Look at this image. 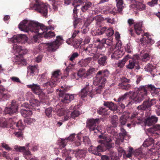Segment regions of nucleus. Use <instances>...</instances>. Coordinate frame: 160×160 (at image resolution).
<instances>
[{"label":"nucleus","mask_w":160,"mask_h":160,"mask_svg":"<svg viewBox=\"0 0 160 160\" xmlns=\"http://www.w3.org/2000/svg\"><path fill=\"white\" fill-rule=\"evenodd\" d=\"M91 60L92 59L91 58H87L81 60L78 63V64L80 67H86L89 65Z\"/></svg>","instance_id":"cd10ccee"},{"label":"nucleus","mask_w":160,"mask_h":160,"mask_svg":"<svg viewBox=\"0 0 160 160\" xmlns=\"http://www.w3.org/2000/svg\"><path fill=\"white\" fill-rule=\"evenodd\" d=\"M28 88L31 89L33 92L38 94L41 99H44L46 96V93L42 91L40 85L38 84L33 83L32 84L27 85Z\"/></svg>","instance_id":"9b49d317"},{"label":"nucleus","mask_w":160,"mask_h":160,"mask_svg":"<svg viewBox=\"0 0 160 160\" xmlns=\"http://www.w3.org/2000/svg\"><path fill=\"white\" fill-rule=\"evenodd\" d=\"M103 105L104 106L107 107L109 109L113 111H115L118 109L117 105L112 102L104 101Z\"/></svg>","instance_id":"bb28decb"},{"label":"nucleus","mask_w":160,"mask_h":160,"mask_svg":"<svg viewBox=\"0 0 160 160\" xmlns=\"http://www.w3.org/2000/svg\"><path fill=\"white\" fill-rule=\"evenodd\" d=\"M137 63H136V61L135 60L132 59L129 61L128 64L126 66L127 68L129 69H132L135 66L137 67L136 68L139 69H140L139 66H138Z\"/></svg>","instance_id":"4c0bfd02"},{"label":"nucleus","mask_w":160,"mask_h":160,"mask_svg":"<svg viewBox=\"0 0 160 160\" xmlns=\"http://www.w3.org/2000/svg\"><path fill=\"white\" fill-rule=\"evenodd\" d=\"M29 144H27L26 145V148L25 147H21L18 146H15L14 147V149L17 151L20 152H24L23 155L25 159L28 160L29 159L30 157L29 156L31 155L29 148H27L28 147Z\"/></svg>","instance_id":"f8f14e48"},{"label":"nucleus","mask_w":160,"mask_h":160,"mask_svg":"<svg viewBox=\"0 0 160 160\" xmlns=\"http://www.w3.org/2000/svg\"><path fill=\"white\" fill-rule=\"evenodd\" d=\"M118 154L113 151L110 150L109 155L110 157V160H121L118 156Z\"/></svg>","instance_id":"37998d69"},{"label":"nucleus","mask_w":160,"mask_h":160,"mask_svg":"<svg viewBox=\"0 0 160 160\" xmlns=\"http://www.w3.org/2000/svg\"><path fill=\"white\" fill-rule=\"evenodd\" d=\"M28 74L33 76L37 73V67L36 66H30L28 68Z\"/></svg>","instance_id":"473e14b6"},{"label":"nucleus","mask_w":160,"mask_h":160,"mask_svg":"<svg viewBox=\"0 0 160 160\" xmlns=\"http://www.w3.org/2000/svg\"><path fill=\"white\" fill-rule=\"evenodd\" d=\"M54 111L57 112L58 116H61L63 115H65V113H67L68 112V110H66L64 108L60 107L59 105H58L55 107Z\"/></svg>","instance_id":"a878e982"},{"label":"nucleus","mask_w":160,"mask_h":160,"mask_svg":"<svg viewBox=\"0 0 160 160\" xmlns=\"http://www.w3.org/2000/svg\"><path fill=\"white\" fill-rule=\"evenodd\" d=\"M95 68L91 67L86 72L87 77L95 73Z\"/></svg>","instance_id":"0e129e2a"},{"label":"nucleus","mask_w":160,"mask_h":160,"mask_svg":"<svg viewBox=\"0 0 160 160\" xmlns=\"http://www.w3.org/2000/svg\"><path fill=\"white\" fill-rule=\"evenodd\" d=\"M99 119H91L87 121V126L90 129V131H94L95 133L99 132L103 133L104 132V128L101 126H98V125L100 122Z\"/></svg>","instance_id":"423d86ee"},{"label":"nucleus","mask_w":160,"mask_h":160,"mask_svg":"<svg viewBox=\"0 0 160 160\" xmlns=\"http://www.w3.org/2000/svg\"><path fill=\"white\" fill-rule=\"evenodd\" d=\"M122 82L119 83L118 86L120 87V88L122 89L125 90H129L132 89L133 88V87L130 84H128L127 85H124L123 82H129L130 80L127 78H123L122 79Z\"/></svg>","instance_id":"a211bd4d"},{"label":"nucleus","mask_w":160,"mask_h":160,"mask_svg":"<svg viewBox=\"0 0 160 160\" xmlns=\"http://www.w3.org/2000/svg\"><path fill=\"white\" fill-rule=\"evenodd\" d=\"M8 120L6 118L1 117L0 118V127L2 128H7L8 124Z\"/></svg>","instance_id":"79ce46f5"},{"label":"nucleus","mask_w":160,"mask_h":160,"mask_svg":"<svg viewBox=\"0 0 160 160\" xmlns=\"http://www.w3.org/2000/svg\"><path fill=\"white\" fill-rule=\"evenodd\" d=\"M77 75L78 76L82 78H86L87 77L85 69L83 68L80 69L78 70Z\"/></svg>","instance_id":"3c124183"},{"label":"nucleus","mask_w":160,"mask_h":160,"mask_svg":"<svg viewBox=\"0 0 160 160\" xmlns=\"http://www.w3.org/2000/svg\"><path fill=\"white\" fill-rule=\"evenodd\" d=\"M121 132L119 134L118 136L120 137H123L124 138V137L127 135V132L125 129L123 128H121L120 129Z\"/></svg>","instance_id":"338daca9"},{"label":"nucleus","mask_w":160,"mask_h":160,"mask_svg":"<svg viewBox=\"0 0 160 160\" xmlns=\"http://www.w3.org/2000/svg\"><path fill=\"white\" fill-rule=\"evenodd\" d=\"M19 28L25 32H31L42 35L47 31L48 29L53 30L54 28L51 26L48 27L41 24L33 21L24 20L21 22L18 26Z\"/></svg>","instance_id":"f03ea898"},{"label":"nucleus","mask_w":160,"mask_h":160,"mask_svg":"<svg viewBox=\"0 0 160 160\" xmlns=\"http://www.w3.org/2000/svg\"><path fill=\"white\" fill-rule=\"evenodd\" d=\"M107 56L103 55L102 54L98 58V62L101 66H102L106 65L107 64Z\"/></svg>","instance_id":"2f4dec72"},{"label":"nucleus","mask_w":160,"mask_h":160,"mask_svg":"<svg viewBox=\"0 0 160 160\" xmlns=\"http://www.w3.org/2000/svg\"><path fill=\"white\" fill-rule=\"evenodd\" d=\"M117 2V7L119 12H121L124 8L123 6V2L122 0H116Z\"/></svg>","instance_id":"8fccbe9b"},{"label":"nucleus","mask_w":160,"mask_h":160,"mask_svg":"<svg viewBox=\"0 0 160 160\" xmlns=\"http://www.w3.org/2000/svg\"><path fill=\"white\" fill-rule=\"evenodd\" d=\"M108 109L106 108L101 107L97 109V113L100 115H106L108 114Z\"/></svg>","instance_id":"09e8293b"},{"label":"nucleus","mask_w":160,"mask_h":160,"mask_svg":"<svg viewBox=\"0 0 160 160\" xmlns=\"http://www.w3.org/2000/svg\"><path fill=\"white\" fill-rule=\"evenodd\" d=\"M136 41L137 42H140L143 45L144 44V42H145V43H147V45H148V46L151 45L154 43V41L150 38H148V39H147L146 38H142L140 39H137Z\"/></svg>","instance_id":"e433bc0d"},{"label":"nucleus","mask_w":160,"mask_h":160,"mask_svg":"<svg viewBox=\"0 0 160 160\" xmlns=\"http://www.w3.org/2000/svg\"><path fill=\"white\" fill-rule=\"evenodd\" d=\"M142 22H141L136 23L134 26L135 32L138 35H139L142 32Z\"/></svg>","instance_id":"c85d7f7f"},{"label":"nucleus","mask_w":160,"mask_h":160,"mask_svg":"<svg viewBox=\"0 0 160 160\" xmlns=\"http://www.w3.org/2000/svg\"><path fill=\"white\" fill-rule=\"evenodd\" d=\"M110 136L102 134L99 135V137L101 140L98 141L99 143L103 145V147L106 148V150L109 149L112 147V141L113 137L112 136V132Z\"/></svg>","instance_id":"6e6552de"},{"label":"nucleus","mask_w":160,"mask_h":160,"mask_svg":"<svg viewBox=\"0 0 160 160\" xmlns=\"http://www.w3.org/2000/svg\"><path fill=\"white\" fill-rule=\"evenodd\" d=\"M55 35V34L54 32L49 31L48 32L46 33L45 34L44 37L46 38L50 39L53 37H54Z\"/></svg>","instance_id":"4d7b16f0"},{"label":"nucleus","mask_w":160,"mask_h":160,"mask_svg":"<svg viewBox=\"0 0 160 160\" xmlns=\"http://www.w3.org/2000/svg\"><path fill=\"white\" fill-rule=\"evenodd\" d=\"M30 9L34 10L46 17L48 12V6L43 2L37 0H34L30 4Z\"/></svg>","instance_id":"20e7f679"},{"label":"nucleus","mask_w":160,"mask_h":160,"mask_svg":"<svg viewBox=\"0 0 160 160\" xmlns=\"http://www.w3.org/2000/svg\"><path fill=\"white\" fill-rule=\"evenodd\" d=\"M118 122V119L117 116L113 115L111 117V123L113 127H117Z\"/></svg>","instance_id":"a18cd8bd"},{"label":"nucleus","mask_w":160,"mask_h":160,"mask_svg":"<svg viewBox=\"0 0 160 160\" xmlns=\"http://www.w3.org/2000/svg\"><path fill=\"white\" fill-rule=\"evenodd\" d=\"M114 34V31L112 28H109L107 30L106 32V34L107 36L109 37L112 36Z\"/></svg>","instance_id":"052dcab7"},{"label":"nucleus","mask_w":160,"mask_h":160,"mask_svg":"<svg viewBox=\"0 0 160 160\" xmlns=\"http://www.w3.org/2000/svg\"><path fill=\"white\" fill-rule=\"evenodd\" d=\"M18 111V107L15 104L13 103L12 104L11 106L9 108L6 107L4 110V112L5 114H13L16 113Z\"/></svg>","instance_id":"412c9836"},{"label":"nucleus","mask_w":160,"mask_h":160,"mask_svg":"<svg viewBox=\"0 0 160 160\" xmlns=\"http://www.w3.org/2000/svg\"><path fill=\"white\" fill-rule=\"evenodd\" d=\"M150 58V55L148 53H145L142 55V60L143 62H147Z\"/></svg>","instance_id":"603ef678"},{"label":"nucleus","mask_w":160,"mask_h":160,"mask_svg":"<svg viewBox=\"0 0 160 160\" xmlns=\"http://www.w3.org/2000/svg\"><path fill=\"white\" fill-rule=\"evenodd\" d=\"M92 6V4L90 2H87L84 3L81 9L82 12H85L89 10Z\"/></svg>","instance_id":"72a5a7b5"},{"label":"nucleus","mask_w":160,"mask_h":160,"mask_svg":"<svg viewBox=\"0 0 160 160\" xmlns=\"http://www.w3.org/2000/svg\"><path fill=\"white\" fill-rule=\"evenodd\" d=\"M136 7L138 10L140 11H143L146 9V6L145 4L142 2H136Z\"/></svg>","instance_id":"c03bdc74"},{"label":"nucleus","mask_w":160,"mask_h":160,"mask_svg":"<svg viewBox=\"0 0 160 160\" xmlns=\"http://www.w3.org/2000/svg\"><path fill=\"white\" fill-rule=\"evenodd\" d=\"M106 12H104V13L107 14L108 13H110L113 14L115 15L116 12V8H115L114 7L112 6L108 7L106 8Z\"/></svg>","instance_id":"49530a36"},{"label":"nucleus","mask_w":160,"mask_h":160,"mask_svg":"<svg viewBox=\"0 0 160 160\" xmlns=\"http://www.w3.org/2000/svg\"><path fill=\"white\" fill-rule=\"evenodd\" d=\"M27 40L26 36L24 34H19L14 36L10 38V40L12 42L15 43H23Z\"/></svg>","instance_id":"4468645a"},{"label":"nucleus","mask_w":160,"mask_h":160,"mask_svg":"<svg viewBox=\"0 0 160 160\" xmlns=\"http://www.w3.org/2000/svg\"><path fill=\"white\" fill-rule=\"evenodd\" d=\"M52 108L51 107H49L46 109L45 113L46 115L48 118L51 117L52 116Z\"/></svg>","instance_id":"bf43d9fd"},{"label":"nucleus","mask_w":160,"mask_h":160,"mask_svg":"<svg viewBox=\"0 0 160 160\" xmlns=\"http://www.w3.org/2000/svg\"><path fill=\"white\" fill-rule=\"evenodd\" d=\"M61 72L59 70H57L53 72L52 73V76L51 79L57 85L60 82V75Z\"/></svg>","instance_id":"4be33fe9"},{"label":"nucleus","mask_w":160,"mask_h":160,"mask_svg":"<svg viewBox=\"0 0 160 160\" xmlns=\"http://www.w3.org/2000/svg\"><path fill=\"white\" fill-rule=\"evenodd\" d=\"M61 89H58L57 90L60 92L58 94L60 97H62L61 102L64 103H69L74 98L73 94H64V92L67 91V86L66 85L61 87Z\"/></svg>","instance_id":"0eeeda50"},{"label":"nucleus","mask_w":160,"mask_h":160,"mask_svg":"<svg viewBox=\"0 0 160 160\" xmlns=\"http://www.w3.org/2000/svg\"><path fill=\"white\" fill-rule=\"evenodd\" d=\"M130 58V57L129 55H126L123 59L119 60L116 63L117 66L120 68H122L125 65L126 62Z\"/></svg>","instance_id":"f704fd0d"},{"label":"nucleus","mask_w":160,"mask_h":160,"mask_svg":"<svg viewBox=\"0 0 160 160\" xmlns=\"http://www.w3.org/2000/svg\"><path fill=\"white\" fill-rule=\"evenodd\" d=\"M111 137H113V140L115 141L116 144L118 145H120L121 143L123 142L124 137L119 136L116 132L113 131H112Z\"/></svg>","instance_id":"aec40b11"},{"label":"nucleus","mask_w":160,"mask_h":160,"mask_svg":"<svg viewBox=\"0 0 160 160\" xmlns=\"http://www.w3.org/2000/svg\"><path fill=\"white\" fill-rule=\"evenodd\" d=\"M75 134L74 133L71 134L69 137L66 138L65 139L61 138L60 140V142L61 143L60 146L62 147H64L66 145V140L73 141L74 138Z\"/></svg>","instance_id":"c756f323"},{"label":"nucleus","mask_w":160,"mask_h":160,"mask_svg":"<svg viewBox=\"0 0 160 160\" xmlns=\"http://www.w3.org/2000/svg\"><path fill=\"white\" fill-rule=\"evenodd\" d=\"M133 154L138 159H140L144 156L141 148L136 149L133 151Z\"/></svg>","instance_id":"c9c22d12"},{"label":"nucleus","mask_w":160,"mask_h":160,"mask_svg":"<svg viewBox=\"0 0 160 160\" xmlns=\"http://www.w3.org/2000/svg\"><path fill=\"white\" fill-rule=\"evenodd\" d=\"M79 56V54L78 52H75L70 55L68 58L70 60L73 61L75 58H77Z\"/></svg>","instance_id":"13d9d810"},{"label":"nucleus","mask_w":160,"mask_h":160,"mask_svg":"<svg viewBox=\"0 0 160 160\" xmlns=\"http://www.w3.org/2000/svg\"><path fill=\"white\" fill-rule=\"evenodd\" d=\"M92 89V86L89 85V83L87 82L85 87L79 92V95L82 98L86 97L88 95L91 97H93L94 94Z\"/></svg>","instance_id":"1a4fd4ad"},{"label":"nucleus","mask_w":160,"mask_h":160,"mask_svg":"<svg viewBox=\"0 0 160 160\" xmlns=\"http://www.w3.org/2000/svg\"><path fill=\"white\" fill-rule=\"evenodd\" d=\"M57 84L55 83L54 81L51 79L46 82L42 83V87L48 90V93H52L53 91L52 88L55 86Z\"/></svg>","instance_id":"f3484780"},{"label":"nucleus","mask_w":160,"mask_h":160,"mask_svg":"<svg viewBox=\"0 0 160 160\" xmlns=\"http://www.w3.org/2000/svg\"><path fill=\"white\" fill-rule=\"evenodd\" d=\"M155 103V99H152L150 101L148 100L144 101L142 105L138 106L137 108L139 110H144Z\"/></svg>","instance_id":"dca6fc26"},{"label":"nucleus","mask_w":160,"mask_h":160,"mask_svg":"<svg viewBox=\"0 0 160 160\" xmlns=\"http://www.w3.org/2000/svg\"><path fill=\"white\" fill-rule=\"evenodd\" d=\"M24 121L25 123L28 125H30L35 122V120L34 118H28L24 119Z\"/></svg>","instance_id":"864d4df0"},{"label":"nucleus","mask_w":160,"mask_h":160,"mask_svg":"<svg viewBox=\"0 0 160 160\" xmlns=\"http://www.w3.org/2000/svg\"><path fill=\"white\" fill-rule=\"evenodd\" d=\"M73 27L74 29L78 28V29L80 28L79 26L81 25L80 20L77 18H75L73 22Z\"/></svg>","instance_id":"5fc2aeb1"},{"label":"nucleus","mask_w":160,"mask_h":160,"mask_svg":"<svg viewBox=\"0 0 160 160\" xmlns=\"http://www.w3.org/2000/svg\"><path fill=\"white\" fill-rule=\"evenodd\" d=\"M102 48L99 46H95V45L90 44L88 45L86 48H84V50L88 54L93 56V60H96L102 55Z\"/></svg>","instance_id":"39448f33"},{"label":"nucleus","mask_w":160,"mask_h":160,"mask_svg":"<svg viewBox=\"0 0 160 160\" xmlns=\"http://www.w3.org/2000/svg\"><path fill=\"white\" fill-rule=\"evenodd\" d=\"M124 53L122 49L120 48L114 51V52L111 55V58L112 59H118L122 57L124 54Z\"/></svg>","instance_id":"5701e85b"},{"label":"nucleus","mask_w":160,"mask_h":160,"mask_svg":"<svg viewBox=\"0 0 160 160\" xmlns=\"http://www.w3.org/2000/svg\"><path fill=\"white\" fill-rule=\"evenodd\" d=\"M62 42V38L60 36H57L55 41L47 43L46 44L48 46V49L49 51H54L59 48Z\"/></svg>","instance_id":"9d476101"},{"label":"nucleus","mask_w":160,"mask_h":160,"mask_svg":"<svg viewBox=\"0 0 160 160\" xmlns=\"http://www.w3.org/2000/svg\"><path fill=\"white\" fill-rule=\"evenodd\" d=\"M112 40L113 39L112 37L109 38V39H104V40L105 41V43L108 46H111L112 44Z\"/></svg>","instance_id":"69168bd1"},{"label":"nucleus","mask_w":160,"mask_h":160,"mask_svg":"<svg viewBox=\"0 0 160 160\" xmlns=\"http://www.w3.org/2000/svg\"><path fill=\"white\" fill-rule=\"evenodd\" d=\"M30 105L31 107L32 108V110L34 108L38 107L40 106V102L38 101L35 99H31L29 101Z\"/></svg>","instance_id":"a19ab883"},{"label":"nucleus","mask_w":160,"mask_h":160,"mask_svg":"<svg viewBox=\"0 0 160 160\" xmlns=\"http://www.w3.org/2000/svg\"><path fill=\"white\" fill-rule=\"evenodd\" d=\"M148 153L151 155L160 157V141L158 142L155 145L149 149Z\"/></svg>","instance_id":"2eb2a0df"},{"label":"nucleus","mask_w":160,"mask_h":160,"mask_svg":"<svg viewBox=\"0 0 160 160\" xmlns=\"http://www.w3.org/2000/svg\"><path fill=\"white\" fill-rule=\"evenodd\" d=\"M93 20H95L96 21V23L98 24V23L100 22L103 20V18L100 15H97L93 18Z\"/></svg>","instance_id":"e2e57ef3"},{"label":"nucleus","mask_w":160,"mask_h":160,"mask_svg":"<svg viewBox=\"0 0 160 160\" xmlns=\"http://www.w3.org/2000/svg\"><path fill=\"white\" fill-rule=\"evenodd\" d=\"M147 88L151 90V94L153 96L157 94L158 92L154 85H149L145 86L140 87L136 92L130 91L125 93L124 95L120 96L117 99L118 102H122L127 99V96L132 94L130 96V98L135 103L141 102L147 95Z\"/></svg>","instance_id":"f257e3e1"},{"label":"nucleus","mask_w":160,"mask_h":160,"mask_svg":"<svg viewBox=\"0 0 160 160\" xmlns=\"http://www.w3.org/2000/svg\"><path fill=\"white\" fill-rule=\"evenodd\" d=\"M78 106H72L69 108V111L72 112L71 115V117L74 118L76 117H78L79 115V112L76 110L77 108H78Z\"/></svg>","instance_id":"7c9ffc66"},{"label":"nucleus","mask_w":160,"mask_h":160,"mask_svg":"<svg viewBox=\"0 0 160 160\" xmlns=\"http://www.w3.org/2000/svg\"><path fill=\"white\" fill-rule=\"evenodd\" d=\"M21 113L23 117L27 118L31 117L32 114V110H27L24 109L21 110Z\"/></svg>","instance_id":"58836bf2"},{"label":"nucleus","mask_w":160,"mask_h":160,"mask_svg":"<svg viewBox=\"0 0 160 160\" xmlns=\"http://www.w3.org/2000/svg\"><path fill=\"white\" fill-rule=\"evenodd\" d=\"M160 131V124H157L154 125L152 128L148 129L146 133L148 136H156L158 135L157 133L154 132V131Z\"/></svg>","instance_id":"6ab92c4d"},{"label":"nucleus","mask_w":160,"mask_h":160,"mask_svg":"<svg viewBox=\"0 0 160 160\" xmlns=\"http://www.w3.org/2000/svg\"><path fill=\"white\" fill-rule=\"evenodd\" d=\"M70 111H68V112L67 113H65V115H64L63 118H62L61 121L62 122H65L68 120L69 118V113L70 112Z\"/></svg>","instance_id":"774afa93"},{"label":"nucleus","mask_w":160,"mask_h":160,"mask_svg":"<svg viewBox=\"0 0 160 160\" xmlns=\"http://www.w3.org/2000/svg\"><path fill=\"white\" fill-rule=\"evenodd\" d=\"M133 148H132L130 147L128 149V153H126V152H124L125 155L127 158H131L132 155L133 153Z\"/></svg>","instance_id":"6e6d98bb"},{"label":"nucleus","mask_w":160,"mask_h":160,"mask_svg":"<svg viewBox=\"0 0 160 160\" xmlns=\"http://www.w3.org/2000/svg\"><path fill=\"white\" fill-rule=\"evenodd\" d=\"M153 139L152 138H148L143 142V146L144 147H148L153 144Z\"/></svg>","instance_id":"de8ad7c7"},{"label":"nucleus","mask_w":160,"mask_h":160,"mask_svg":"<svg viewBox=\"0 0 160 160\" xmlns=\"http://www.w3.org/2000/svg\"><path fill=\"white\" fill-rule=\"evenodd\" d=\"M11 124H12L13 128H15L16 127L19 130L23 129L24 128V125L21 120H19L17 123L13 122L12 123H11Z\"/></svg>","instance_id":"ea45409f"},{"label":"nucleus","mask_w":160,"mask_h":160,"mask_svg":"<svg viewBox=\"0 0 160 160\" xmlns=\"http://www.w3.org/2000/svg\"><path fill=\"white\" fill-rule=\"evenodd\" d=\"M144 69L146 71L151 72L152 71L153 66L151 64L148 63L145 66Z\"/></svg>","instance_id":"680f3d73"},{"label":"nucleus","mask_w":160,"mask_h":160,"mask_svg":"<svg viewBox=\"0 0 160 160\" xmlns=\"http://www.w3.org/2000/svg\"><path fill=\"white\" fill-rule=\"evenodd\" d=\"M13 49L16 53H18L20 55H22L27 52L26 49L22 48L20 46L17 44H14L13 45Z\"/></svg>","instance_id":"b1692460"},{"label":"nucleus","mask_w":160,"mask_h":160,"mask_svg":"<svg viewBox=\"0 0 160 160\" xmlns=\"http://www.w3.org/2000/svg\"><path fill=\"white\" fill-rule=\"evenodd\" d=\"M158 118L155 116H152L148 117L145 120L146 125L150 126L157 122Z\"/></svg>","instance_id":"393cba45"},{"label":"nucleus","mask_w":160,"mask_h":160,"mask_svg":"<svg viewBox=\"0 0 160 160\" xmlns=\"http://www.w3.org/2000/svg\"><path fill=\"white\" fill-rule=\"evenodd\" d=\"M106 150V148H104L102 144H100L97 147L91 146L88 148V151L98 156L101 155V152H104Z\"/></svg>","instance_id":"ddd939ff"},{"label":"nucleus","mask_w":160,"mask_h":160,"mask_svg":"<svg viewBox=\"0 0 160 160\" xmlns=\"http://www.w3.org/2000/svg\"><path fill=\"white\" fill-rule=\"evenodd\" d=\"M109 73L107 69L99 71L96 74V82L99 84L98 87L95 90L96 93H101Z\"/></svg>","instance_id":"7ed1b4c3"}]
</instances>
